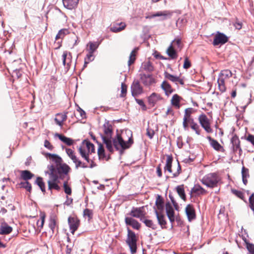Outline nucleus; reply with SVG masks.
Segmentation results:
<instances>
[{
    "label": "nucleus",
    "mask_w": 254,
    "mask_h": 254,
    "mask_svg": "<svg viewBox=\"0 0 254 254\" xmlns=\"http://www.w3.org/2000/svg\"><path fill=\"white\" fill-rule=\"evenodd\" d=\"M12 228L11 227L7 225L6 223H2L0 227V234H8L11 232Z\"/></svg>",
    "instance_id": "7c9ffc66"
},
{
    "label": "nucleus",
    "mask_w": 254,
    "mask_h": 254,
    "mask_svg": "<svg viewBox=\"0 0 254 254\" xmlns=\"http://www.w3.org/2000/svg\"><path fill=\"white\" fill-rule=\"evenodd\" d=\"M59 182H48V189L50 190L54 189L58 191L60 190L61 187L58 185Z\"/></svg>",
    "instance_id": "37998d69"
},
{
    "label": "nucleus",
    "mask_w": 254,
    "mask_h": 254,
    "mask_svg": "<svg viewBox=\"0 0 254 254\" xmlns=\"http://www.w3.org/2000/svg\"><path fill=\"white\" fill-rule=\"evenodd\" d=\"M78 151L81 157L87 162H89V155L95 152L94 145L90 142L84 140L82 143V146L78 148Z\"/></svg>",
    "instance_id": "f03ea898"
},
{
    "label": "nucleus",
    "mask_w": 254,
    "mask_h": 254,
    "mask_svg": "<svg viewBox=\"0 0 254 254\" xmlns=\"http://www.w3.org/2000/svg\"><path fill=\"white\" fill-rule=\"evenodd\" d=\"M99 43L97 42H89L88 44L87 45V46H89V48L87 49V51L89 53H94L96 49L99 47Z\"/></svg>",
    "instance_id": "473e14b6"
},
{
    "label": "nucleus",
    "mask_w": 254,
    "mask_h": 254,
    "mask_svg": "<svg viewBox=\"0 0 254 254\" xmlns=\"http://www.w3.org/2000/svg\"><path fill=\"white\" fill-rule=\"evenodd\" d=\"M45 156L46 157L49 158L53 162H55L56 164V167L62 162V158L57 154L46 153L45 154Z\"/></svg>",
    "instance_id": "412c9836"
},
{
    "label": "nucleus",
    "mask_w": 254,
    "mask_h": 254,
    "mask_svg": "<svg viewBox=\"0 0 254 254\" xmlns=\"http://www.w3.org/2000/svg\"><path fill=\"white\" fill-rule=\"evenodd\" d=\"M68 223L71 233L73 234L79 226V220L76 217H69L68 218Z\"/></svg>",
    "instance_id": "4468645a"
},
{
    "label": "nucleus",
    "mask_w": 254,
    "mask_h": 254,
    "mask_svg": "<svg viewBox=\"0 0 254 254\" xmlns=\"http://www.w3.org/2000/svg\"><path fill=\"white\" fill-rule=\"evenodd\" d=\"M126 27V24L124 22L116 23L111 25L110 30L113 32L118 33L123 30Z\"/></svg>",
    "instance_id": "6ab92c4d"
},
{
    "label": "nucleus",
    "mask_w": 254,
    "mask_h": 254,
    "mask_svg": "<svg viewBox=\"0 0 254 254\" xmlns=\"http://www.w3.org/2000/svg\"><path fill=\"white\" fill-rule=\"evenodd\" d=\"M220 179L215 173H209L205 175L201 179L202 183L209 188H214L217 186Z\"/></svg>",
    "instance_id": "7ed1b4c3"
},
{
    "label": "nucleus",
    "mask_w": 254,
    "mask_h": 254,
    "mask_svg": "<svg viewBox=\"0 0 254 254\" xmlns=\"http://www.w3.org/2000/svg\"><path fill=\"white\" fill-rule=\"evenodd\" d=\"M49 227L52 231L53 234L54 233L56 229L58 228V217L57 215L54 213H51L50 216L49 220Z\"/></svg>",
    "instance_id": "ddd939ff"
},
{
    "label": "nucleus",
    "mask_w": 254,
    "mask_h": 254,
    "mask_svg": "<svg viewBox=\"0 0 254 254\" xmlns=\"http://www.w3.org/2000/svg\"><path fill=\"white\" fill-rule=\"evenodd\" d=\"M171 44L175 45V48H178L180 50L182 48L181 40L180 39L173 40Z\"/></svg>",
    "instance_id": "5fc2aeb1"
},
{
    "label": "nucleus",
    "mask_w": 254,
    "mask_h": 254,
    "mask_svg": "<svg viewBox=\"0 0 254 254\" xmlns=\"http://www.w3.org/2000/svg\"><path fill=\"white\" fill-rule=\"evenodd\" d=\"M64 191L65 193L70 195L71 193V189L70 187L67 186V182H64Z\"/></svg>",
    "instance_id": "13d9d810"
},
{
    "label": "nucleus",
    "mask_w": 254,
    "mask_h": 254,
    "mask_svg": "<svg viewBox=\"0 0 254 254\" xmlns=\"http://www.w3.org/2000/svg\"><path fill=\"white\" fill-rule=\"evenodd\" d=\"M83 214L85 217H88L89 220L92 218L93 213L92 210L90 209L87 208L85 209L83 211Z\"/></svg>",
    "instance_id": "bf43d9fd"
},
{
    "label": "nucleus",
    "mask_w": 254,
    "mask_h": 254,
    "mask_svg": "<svg viewBox=\"0 0 254 254\" xmlns=\"http://www.w3.org/2000/svg\"><path fill=\"white\" fill-rule=\"evenodd\" d=\"M247 249L249 251L250 254H254V245L252 243L246 242Z\"/></svg>",
    "instance_id": "052dcab7"
},
{
    "label": "nucleus",
    "mask_w": 254,
    "mask_h": 254,
    "mask_svg": "<svg viewBox=\"0 0 254 254\" xmlns=\"http://www.w3.org/2000/svg\"><path fill=\"white\" fill-rule=\"evenodd\" d=\"M19 185L20 188L25 189L30 193L31 190V185L30 183L28 182V181H24L23 182H21L19 184Z\"/></svg>",
    "instance_id": "c03bdc74"
},
{
    "label": "nucleus",
    "mask_w": 254,
    "mask_h": 254,
    "mask_svg": "<svg viewBox=\"0 0 254 254\" xmlns=\"http://www.w3.org/2000/svg\"><path fill=\"white\" fill-rule=\"evenodd\" d=\"M198 120L201 127L203 128H204V129L206 131V132H212L213 130L210 126V121L205 114H202L200 115H199Z\"/></svg>",
    "instance_id": "0eeeda50"
},
{
    "label": "nucleus",
    "mask_w": 254,
    "mask_h": 254,
    "mask_svg": "<svg viewBox=\"0 0 254 254\" xmlns=\"http://www.w3.org/2000/svg\"><path fill=\"white\" fill-rule=\"evenodd\" d=\"M69 33V31L67 29H63L60 30L58 34L56 36V40H58L60 39H63L64 37Z\"/></svg>",
    "instance_id": "4c0bfd02"
},
{
    "label": "nucleus",
    "mask_w": 254,
    "mask_h": 254,
    "mask_svg": "<svg viewBox=\"0 0 254 254\" xmlns=\"http://www.w3.org/2000/svg\"><path fill=\"white\" fill-rule=\"evenodd\" d=\"M155 204L158 210H162L163 209L164 201L162 197L160 195H157L156 199Z\"/></svg>",
    "instance_id": "e433bc0d"
},
{
    "label": "nucleus",
    "mask_w": 254,
    "mask_h": 254,
    "mask_svg": "<svg viewBox=\"0 0 254 254\" xmlns=\"http://www.w3.org/2000/svg\"><path fill=\"white\" fill-rule=\"evenodd\" d=\"M166 211L167 216L174 215L175 212L174 209L169 202L166 204Z\"/></svg>",
    "instance_id": "de8ad7c7"
},
{
    "label": "nucleus",
    "mask_w": 254,
    "mask_h": 254,
    "mask_svg": "<svg viewBox=\"0 0 254 254\" xmlns=\"http://www.w3.org/2000/svg\"><path fill=\"white\" fill-rule=\"evenodd\" d=\"M191 66L190 62L189 61V59L186 57L185 59L183 67L185 69H188Z\"/></svg>",
    "instance_id": "0e129e2a"
},
{
    "label": "nucleus",
    "mask_w": 254,
    "mask_h": 254,
    "mask_svg": "<svg viewBox=\"0 0 254 254\" xmlns=\"http://www.w3.org/2000/svg\"><path fill=\"white\" fill-rule=\"evenodd\" d=\"M103 130L105 135H101V138L103 142L106 144L107 149L110 152L114 151L113 144L115 148L118 150L120 148L122 149L128 148L133 142L131 136L126 141L119 134H117L116 137L113 139L112 142L111 138L113 130V126L108 121L106 122L103 125ZM130 132V131H128V133L131 135L132 134Z\"/></svg>",
    "instance_id": "f257e3e1"
},
{
    "label": "nucleus",
    "mask_w": 254,
    "mask_h": 254,
    "mask_svg": "<svg viewBox=\"0 0 254 254\" xmlns=\"http://www.w3.org/2000/svg\"><path fill=\"white\" fill-rule=\"evenodd\" d=\"M181 165H180L179 162L178 161L177 171L173 174V177L175 178V177H178L179 175V174L181 173Z\"/></svg>",
    "instance_id": "e2e57ef3"
},
{
    "label": "nucleus",
    "mask_w": 254,
    "mask_h": 254,
    "mask_svg": "<svg viewBox=\"0 0 254 254\" xmlns=\"http://www.w3.org/2000/svg\"><path fill=\"white\" fill-rule=\"evenodd\" d=\"M85 59L87 60V62H90L94 60L93 53L88 52V53L86 55Z\"/></svg>",
    "instance_id": "338daca9"
},
{
    "label": "nucleus",
    "mask_w": 254,
    "mask_h": 254,
    "mask_svg": "<svg viewBox=\"0 0 254 254\" xmlns=\"http://www.w3.org/2000/svg\"><path fill=\"white\" fill-rule=\"evenodd\" d=\"M65 151L68 156L72 160L73 162L75 165V168L76 169L79 167H81L82 168H86L88 166L86 165L84 163H82L80 160H79L75 155V152L73 150L70 148H66Z\"/></svg>",
    "instance_id": "423d86ee"
},
{
    "label": "nucleus",
    "mask_w": 254,
    "mask_h": 254,
    "mask_svg": "<svg viewBox=\"0 0 254 254\" xmlns=\"http://www.w3.org/2000/svg\"><path fill=\"white\" fill-rule=\"evenodd\" d=\"M143 68L147 71H151L153 70V67L150 62L144 63L143 64Z\"/></svg>",
    "instance_id": "6e6d98bb"
},
{
    "label": "nucleus",
    "mask_w": 254,
    "mask_h": 254,
    "mask_svg": "<svg viewBox=\"0 0 254 254\" xmlns=\"http://www.w3.org/2000/svg\"><path fill=\"white\" fill-rule=\"evenodd\" d=\"M22 71L20 69H15L13 70L11 76L13 78H19L22 75Z\"/></svg>",
    "instance_id": "8fccbe9b"
},
{
    "label": "nucleus",
    "mask_w": 254,
    "mask_h": 254,
    "mask_svg": "<svg viewBox=\"0 0 254 254\" xmlns=\"http://www.w3.org/2000/svg\"><path fill=\"white\" fill-rule=\"evenodd\" d=\"M155 213L156 214L158 224L160 225L162 229L165 228L166 227V225L167 224L165 217L164 215L159 213L157 210H155Z\"/></svg>",
    "instance_id": "b1692460"
},
{
    "label": "nucleus",
    "mask_w": 254,
    "mask_h": 254,
    "mask_svg": "<svg viewBox=\"0 0 254 254\" xmlns=\"http://www.w3.org/2000/svg\"><path fill=\"white\" fill-rule=\"evenodd\" d=\"M48 168L49 171H46V174H48L49 175V179L48 182H59L58 174L56 172L55 167L53 165H48Z\"/></svg>",
    "instance_id": "9d476101"
},
{
    "label": "nucleus",
    "mask_w": 254,
    "mask_h": 254,
    "mask_svg": "<svg viewBox=\"0 0 254 254\" xmlns=\"http://www.w3.org/2000/svg\"><path fill=\"white\" fill-rule=\"evenodd\" d=\"M173 12L170 10H164L157 11V12L146 17V18H152L155 17H160V20H165L170 18L172 15Z\"/></svg>",
    "instance_id": "6e6552de"
},
{
    "label": "nucleus",
    "mask_w": 254,
    "mask_h": 254,
    "mask_svg": "<svg viewBox=\"0 0 254 254\" xmlns=\"http://www.w3.org/2000/svg\"><path fill=\"white\" fill-rule=\"evenodd\" d=\"M98 155L99 158H104L105 157V150L103 146L100 144L98 149Z\"/></svg>",
    "instance_id": "864d4df0"
},
{
    "label": "nucleus",
    "mask_w": 254,
    "mask_h": 254,
    "mask_svg": "<svg viewBox=\"0 0 254 254\" xmlns=\"http://www.w3.org/2000/svg\"><path fill=\"white\" fill-rule=\"evenodd\" d=\"M190 127L195 132L196 134L197 135L200 134L201 129L197 123H195Z\"/></svg>",
    "instance_id": "4d7b16f0"
},
{
    "label": "nucleus",
    "mask_w": 254,
    "mask_h": 254,
    "mask_svg": "<svg viewBox=\"0 0 254 254\" xmlns=\"http://www.w3.org/2000/svg\"><path fill=\"white\" fill-rule=\"evenodd\" d=\"M228 40V37L224 34L218 32L214 37L213 44L214 46L224 44Z\"/></svg>",
    "instance_id": "f8f14e48"
},
{
    "label": "nucleus",
    "mask_w": 254,
    "mask_h": 254,
    "mask_svg": "<svg viewBox=\"0 0 254 254\" xmlns=\"http://www.w3.org/2000/svg\"><path fill=\"white\" fill-rule=\"evenodd\" d=\"M185 211L189 221L195 218V210L191 205L188 204L186 207Z\"/></svg>",
    "instance_id": "aec40b11"
},
{
    "label": "nucleus",
    "mask_w": 254,
    "mask_h": 254,
    "mask_svg": "<svg viewBox=\"0 0 254 254\" xmlns=\"http://www.w3.org/2000/svg\"><path fill=\"white\" fill-rule=\"evenodd\" d=\"M67 119V115L66 113L64 114H57L56 117L55 118V121L57 125L60 127H62L63 122L65 121Z\"/></svg>",
    "instance_id": "a878e982"
},
{
    "label": "nucleus",
    "mask_w": 254,
    "mask_h": 254,
    "mask_svg": "<svg viewBox=\"0 0 254 254\" xmlns=\"http://www.w3.org/2000/svg\"><path fill=\"white\" fill-rule=\"evenodd\" d=\"M242 175L243 183L246 185L248 182L247 178L249 177V170L243 167L242 169Z\"/></svg>",
    "instance_id": "ea45409f"
},
{
    "label": "nucleus",
    "mask_w": 254,
    "mask_h": 254,
    "mask_svg": "<svg viewBox=\"0 0 254 254\" xmlns=\"http://www.w3.org/2000/svg\"><path fill=\"white\" fill-rule=\"evenodd\" d=\"M142 222H143L147 227L151 228L153 230H155L157 228V225L154 224L151 220L145 219L144 218Z\"/></svg>",
    "instance_id": "49530a36"
},
{
    "label": "nucleus",
    "mask_w": 254,
    "mask_h": 254,
    "mask_svg": "<svg viewBox=\"0 0 254 254\" xmlns=\"http://www.w3.org/2000/svg\"><path fill=\"white\" fill-rule=\"evenodd\" d=\"M175 49V45L171 44L167 50V54L172 59H176L178 56Z\"/></svg>",
    "instance_id": "c85d7f7f"
},
{
    "label": "nucleus",
    "mask_w": 254,
    "mask_h": 254,
    "mask_svg": "<svg viewBox=\"0 0 254 254\" xmlns=\"http://www.w3.org/2000/svg\"><path fill=\"white\" fill-rule=\"evenodd\" d=\"M44 146L50 150H52L54 148L53 146L47 140H45L44 141Z\"/></svg>",
    "instance_id": "69168bd1"
},
{
    "label": "nucleus",
    "mask_w": 254,
    "mask_h": 254,
    "mask_svg": "<svg viewBox=\"0 0 254 254\" xmlns=\"http://www.w3.org/2000/svg\"><path fill=\"white\" fill-rule=\"evenodd\" d=\"M55 136H57L60 140L68 146H70L73 143V140L70 138L67 137L64 135L56 133L55 134Z\"/></svg>",
    "instance_id": "bb28decb"
},
{
    "label": "nucleus",
    "mask_w": 254,
    "mask_h": 254,
    "mask_svg": "<svg viewBox=\"0 0 254 254\" xmlns=\"http://www.w3.org/2000/svg\"><path fill=\"white\" fill-rule=\"evenodd\" d=\"M20 173V180L28 181L32 179V173L28 170L19 171Z\"/></svg>",
    "instance_id": "c756f323"
},
{
    "label": "nucleus",
    "mask_w": 254,
    "mask_h": 254,
    "mask_svg": "<svg viewBox=\"0 0 254 254\" xmlns=\"http://www.w3.org/2000/svg\"><path fill=\"white\" fill-rule=\"evenodd\" d=\"M161 88L165 91L166 95L169 96L173 92V89L170 84L166 81H164L161 84Z\"/></svg>",
    "instance_id": "cd10ccee"
},
{
    "label": "nucleus",
    "mask_w": 254,
    "mask_h": 254,
    "mask_svg": "<svg viewBox=\"0 0 254 254\" xmlns=\"http://www.w3.org/2000/svg\"><path fill=\"white\" fill-rule=\"evenodd\" d=\"M180 99L181 97L178 94L174 95L171 100V103L172 105L175 106L177 108H179L180 106Z\"/></svg>",
    "instance_id": "c9c22d12"
},
{
    "label": "nucleus",
    "mask_w": 254,
    "mask_h": 254,
    "mask_svg": "<svg viewBox=\"0 0 254 254\" xmlns=\"http://www.w3.org/2000/svg\"><path fill=\"white\" fill-rule=\"evenodd\" d=\"M125 222L127 225L131 226L134 229L138 230L140 227L138 221L131 217H126Z\"/></svg>",
    "instance_id": "5701e85b"
},
{
    "label": "nucleus",
    "mask_w": 254,
    "mask_h": 254,
    "mask_svg": "<svg viewBox=\"0 0 254 254\" xmlns=\"http://www.w3.org/2000/svg\"><path fill=\"white\" fill-rule=\"evenodd\" d=\"M231 143L232 144L234 152L239 151V154L241 155L242 150L240 147V140L237 135H234L231 138Z\"/></svg>",
    "instance_id": "a211bd4d"
},
{
    "label": "nucleus",
    "mask_w": 254,
    "mask_h": 254,
    "mask_svg": "<svg viewBox=\"0 0 254 254\" xmlns=\"http://www.w3.org/2000/svg\"><path fill=\"white\" fill-rule=\"evenodd\" d=\"M232 192L233 194L236 195L237 196L239 197L240 198L242 199L244 201H246L244 199V194L243 192L240 190H232Z\"/></svg>",
    "instance_id": "603ef678"
},
{
    "label": "nucleus",
    "mask_w": 254,
    "mask_h": 254,
    "mask_svg": "<svg viewBox=\"0 0 254 254\" xmlns=\"http://www.w3.org/2000/svg\"><path fill=\"white\" fill-rule=\"evenodd\" d=\"M79 0H63V4L68 9H72L76 7Z\"/></svg>",
    "instance_id": "4be33fe9"
},
{
    "label": "nucleus",
    "mask_w": 254,
    "mask_h": 254,
    "mask_svg": "<svg viewBox=\"0 0 254 254\" xmlns=\"http://www.w3.org/2000/svg\"><path fill=\"white\" fill-rule=\"evenodd\" d=\"M127 91V87L124 83H122L121 85V97H124L125 96Z\"/></svg>",
    "instance_id": "680f3d73"
},
{
    "label": "nucleus",
    "mask_w": 254,
    "mask_h": 254,
    "mask_svg": "<svg viewBox=\"0 0 254 254\" xmlns=\"http://www.w3.org/2000/svg\"><path fill=\"white\" fill-rule=\"evenodd\" d=\"M192 191L198 194H202L206 192V190L201 186H195L192 189Z\"/></svg>",
    "instance_id": "a18cd8bd"
},
{
    "label": "nucleus",
    "mask_w": 254,
    "mask_h": 254,
    "mask_svg": "<svg viewBox=\"0 0 254 254\" xmlns=\"http://www.w3.org/2000/svg\"><path fill=\"white\" fill-rule=\"evenodd\" d=\"M247 140L250 142L254 146V135L252 134H249L247 137Z\"/></svg>",
    "instance_id": "774afa93"
},
{
    "label": "nucleus",
    "mask_w": 254,
    "mask_h": 254,
    "mask_svg": "<svg viewBox=\"0 0 254 254\" xmlns=\"http://www.w3.org/2000/svg\"><path fill=\"white\" fill-rule=\"evenodd\" d=\"M131 93L133 96H136L142 92V88L138 81H134L131 86Z\"/></svg>",
    "instance_id": "f3484780"
},
{
    "label": "nucleus",
    "mask_w": 254,
    "mask_h": 254,
    "mask_svg": "<svg viewBox=\"0 0 254 254\" xmlns=\"http://www.w3.org/2000/svg\"><path fill=\"white\" fill-rule=\"evenodd\" d=\"M194 111V110L192 108H189L185 110V115L184 118L188 119L191 117V114Z\"/></svg>",
    "instance_id": "3c124183"
},
{
    "label": "nucleus",
    "mask_w": 254,
    "mask_h": 254,
    "mask_svg": "<svg viewBox=\"0 0 254 254\" xmlns=\"http://www.w3.org/2000/svg\"><path fill=\"white\" fill-rule=\"evenodd\" d=\"M161 99V97L159 94L156 93H153L148 97V100L149 104L153 107L159 100Z\"/></svg>",
    "instance_id": "393cba45"
},
{
    "label": "nucleus",
    "mask_w": 254,
    "mask_h": 254,
    "mask_svg": "<svg viewBox=\"0 0 254 254\" xmlns=\"http://www.w3.org/2000/svg\"><path fill=\"white\" fill-rule=\"evenodd\" d=\"M127 235L126 240V243L129 247L130 252L132 254H134L136 252L137 238L135 233L132 231L129 228H127Z\"/></svg>",
    "instance_id": "39448f33"
},
{
    "label": "nucleus",
    "mask_w": 254,
    "mask_h": 254,
    "mask_svg": "<svg viewBox=\"0 0 254 254\" xmlns=\"http://www.w3.org/2000/svg\"><path fill=\"white\" fill-rule=\"evenodd\" d=\"M71 60V53L67 51H64L62 55L63 64L67 69L70 68Z\"/></svg>",
    "instance_id": "dca6fc26"
},
{
    "label": "nucleus",
    "mask_w": 254,
    "mask_h": 254,
    "mask_svg": "<svg viewBox=\"0 0 254 254\" xmlns=\"http://www.w3.org/2000/svg\"><path fill=\"white\" fill-rule=\"evenodd\" d=\"M35 184L40 188L43 192H45V184L42 178L40 177H37L35 182Z\"/></svg>",
    "instance_id": "72a5a7b5"
},
{
    "label": "nucleus",
    "mask_w": 254,
    "mask_h": 254,
    "mask_svg": "<svg viewBox=\"0 0 254 254\" xmlns=\"http://www.w3.org/2000/svg\"><path fill=\"white\" fill-rule=\"evenodd\" d=\"M232 76V73L229 69H224L221 71L217 80L218 87L221 91L224 92L226 90L225 80L230 78Z\"/></svg>",
    "instance_id": "20e7f679"
},
{
    "label": "nucleus",
    "mask_w": 254,
    "mask_h": 254,
    "mask_svg": "<svg viewBox=\"0 0 254 254\" xmlns=\"http://www.w3.org/2000/svg\"><path fill=\"white\" fill-rule=\"evenodd\" d=\"M141 82L145 86H150L155 82V79L151 74L144 73L140 74Z\"/></svg>",
    "instance_id": "2eb2a0df"
},
{
    "label": "nucleus",
    "mask_w": 254,
    "mask_h": 254,
    "mask_svg": "<svg viewBox=\"0 0 254 254\" xmlns=\"http://www.w3.org/2000/svg\"><path fill=\"white\" fill-rule=\"evenodd\" d=\"M207 139L210 141L211 146L216 150L219 151L222 146L216 140L212 138L210 136L207 137Z\"/></svg>",
    "instance_id": "2f4dec72"
},
{
    "label": "nucleus",
    "mask_w": 254,
    "mask_h": 254,
    "mask_svg": "<svg viewBox=\"0 0 254 254\" xmlns=\"http://www.w3.org/2000/svg\"><path fill=\"white\" fill-rule=\"evenodd\" d=\"M136 50L137 49H134L130 54L127 63L128 66H130L132 64H133L135 61Z\"/></svg>",
    "instance_id": "58836bf2"
},
{
    "label": "nucleus",
    "mask_w": 254,
    "mask_h": 254,
    "mask_svg": "<svg viewBox=\"0 0 254 254\" xmlns=\"http://www.w3.org/2000/svg\"><path fill=\"white\" fill-rule=\"evenodd\" d=\"M176 190L177 191V193L179 195V196L181 197L182 199H183L184 200H186V194L185 193L184 188L183 185L182 186H178L176 188Z\"/></svg>",
    "instance_id": "a19ab883"
},
{
    "label": "nucleus",
    "mask_w": 254,
    "mask_h": 254,
    "mask_svg": "<svg viewBox=\"0 0 254 254\" xmlns=\"http://www.w3.org/2000/svg\"><path fill=\"white\" fill-rule=\"evenodd\" d=\"M46 215L44 212H40V219L41 220H38L37 222V225L38 228H43Z\"/></svg>",
    "instance_id": "09e8293b"
},
{
    "label": "nucleus",
    "mask_w": 254,
    "mask_h": 254,
    "mask_svg": "<svg viewBox=\"0 0 254 254\" xmlns=\"http://www.w3.org/2000/svg\"><path fill=\"white\" fill-rule=\"evenodd\" d=\"M146 213L144 207H133L130 211V215L133 217L139 218L140 221H143Z\"/></svg>",
    "instance_id": "9b49d317"
},
{
    "label": "nucleus",
    "mask_w": 254,
    "mask_h": 254,
    "mask_svg": "<svg viewBox=\"0 0 254 254\" xmlns=\"http://www.w3.org/2000/svg\"><path fill=\"white\" fill-rule=\"evenodd\" d=\"M55 169L60 178H63L66 176L70 170L69 166L65 163H61L56 167Z\"/></svg>",
    "instance_id": "1a4fd4ad"
},
{
    "label": "nucleus",
    "mask_w": 254,
    "mask_h": 254,
    "mask_svg": "<svg viewBox=\"0 0 254 254\" xmlns=\"http://www.w3.org/2000/svg\"><path fill=\"white\" fill-rule=\"evenodd\" d=\"M164 76L165 78L170 80L174 83H175L176 84H177V80L178 79L179 76L173 75L167 72H164Z\"/></svg>",
    "instance_id": "79ce46f5"
},
{
    "label": "nucleus",
    "mask_w": 254,
    "mask_h": 254,
    "mask_svg": "<svg viewBox=\"0 0 254 254\" xmlns=\"http://www.w3.org/2000/svg\"><path fill=\"white\" fill-rule=\"evenodd\" d=\"M173 162V158L171 156H168L166 160V163L164 167L165 171H168L169 173H172V164Z\"/></svg>",
    "instance_id": "f704fd0d"
}]
</instances>
